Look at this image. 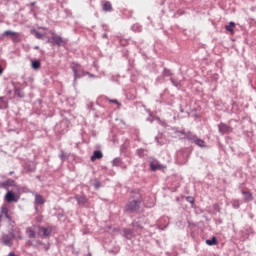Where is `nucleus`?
<instances>
[{"instance_id":"obj_1","label":"nucleus","mask_w":256,"mask_h":256,"mask_svg":"<svg viewBox=\"0 0 256 256\" xmlns=\"http://www.w3.org/2000/svg\"><path fill=\"white\" fill-rule=\"evenodd\" d=\"M142 201L143 198L141 197V194L135 193L132 196V199H130L129 202L126 204V211H130L131 213L139 211Z\"/></svg>"},{"instance_id":"obj_2","label":"nucleus","mask_w":256,"mask_h":256,"mask_svg":"<svg viewBox=\"0 0 256 256\" xmlns=\"http://www.w3.org/2000/svg\"><path fill=\"white\" fill-rule=\"evenodd\" d=\"M72 71L74 73V80L77 81V79H81V77H85L87 73L83 70V67H81L80 64H73L72 65Z\"/></svg>"},{"instance_id":"obj_3","label":"nucleus","mask_w":256,"mask_h":256,"mask_svg":"<svg viewBox=\"0 0 256 256\" xmlns=\"http://www.w3.org/2000/svg\"><path fill=\"white\" fill-rule=\"evenodd\" d=\"M5 37H10L11 41L13 43H21V33L11 31V30H6L4 32Z\"/></svg>"},{"instance_id":"obj_4","label":"nucleus","mask_w":256,"mask_h":256,"mask_svg":"<svg viewBox=\"0 0 256 256\" xmlns=\"http://www.w3.org/2000/svg\"><path fill=\"white\" fill-rule=\"evenodd\" d=\"M50 43H53L54 45L61 47V45H65V40H63V38L61 36H59L55 33H52Z\"/></svg>"},{"instance_id":"obj_5","label":"nucleus","mask_w":256,"mask_h":256,"mask_svg":"<svg viewBox=\"0 0 256 256\" xmlns=\"http://www.w3.org/2000/svg\"><path fill=\"white\" fill-rule=\"evenodd\" d=\"M188 140L193 141V143H195V145H198V147H205V142L197 137V135L189 134Z\"/></svg>"},{"instance_id":"obj_6","label":"nucleus","mask_w":256,"mask_h":256,"mask_svg":"<svg viewBox=\"0 0 256 256\" xmlns=\"http://www.w3.org/2000/svg\"><path fill=\"white\" fill-rule=\"evenodd\" d=\"M2 243L3 245H6V247H11L13 245V237L11 235H3Z\"/></svg>"},{"instance_id":"obj_7","label":"nucleus","mask_w":256,"mask_h":256,"mask_svg":"<svg viewBox=\"0 0 256 256\" xmlns=\"http://www.w3.org/2000/svg\"><path fill=\"white\" fill-rule=\"evenodd\" d=\"M176 137H180V139H189L188 135H193L191 132H185V130H178L175 132Z\"/></svg>"},{"instance_id":"obj_8","label":"nucleus","mask_w":256,"mask_h":256,"mask_svg":"<svg viewBox=\"0 0 256 256\" xmlns=\"http://www.w3.org/2000/svg\"><path fill=\"white\" fill-rule=\"evenodd\" d=\"M10 235L12 236V239H23V236L21 235V230L17 227L12 229Z\"/></svg>"},{"instance_id":"obj_9","label":"nucleus","mask_w":256,"mask_h":256,"mask_svg":"<svg viewBox=\"0 0 256 256\" xmlns=\"http://www.w3.org/2000/svg\"><path fill=\"white\" fill-rule=\"evenodd\" d=\"M5 199L8 203H17V198L15 197V194L11 191L7 192L5 195Z\"/></svg>"},{"instance_id":"obj_10","label":"nucleus","mask_w":256,"mask_h":256,"mask_svg":"<svg viewBox=\"0 0 256 256\" xmlns=\"http://www.w3.org/2000/svg\"><path fill=\"white\" fill-rule=\"evenodd\" d=\"M97 159H103V152L96 150L93 152V155L90 158V161L95 162Z\"/></svg>"},{"instance_id":"obj_11","label":"nucleus","mask_w":256,"mask_h":256,"mask_svg":"<svg viewBox=\"0 0 256 256\" xmlns=\"http://www.w3.org/2000/svg\"><path fill=\"white\" fill-rule=\"evenodd\" d=\"M218 128H219L220 133H231V131H233V130L229 127V125L223 124V123H221V124L218 126Z\"/></svg>"},{"instance_id":"obj_12","label":"nucleus","mask_w":256,"mask_h":256,"mask_svg":"<svg viewBox=\"0 0 256 256\" xmlns=\"http://www.w3.org/2000/svg\"><path fill=\"white\" fill-rule=\"evenodd\" d=\"M1 218L3 217V215L6 217V219H8V221H11V216H9V208L7 206H3L1 208Z\"/></svg>"},{"instance_id":"obj_13","label":"nucleus","mask_w":256,"mask_h":256,"mask_svg":"<svg viewBox=\"0 0 256 256\" xmlns=\"http://www.w3.org/2000/svg\"><path fill=\"white\" fill-rule=\"evenodd\" d=\"M242 195H244V201L246 202L253 201V193L243 190Z\"/></svg>"},{"instance_id":"obj_14","label":"nucleus","mask_w":256,"mask_h":256,"mask_svg":"<svg viewBox=\"0 0 256 256\" xmlns=\"http://www.w3.org/2000/svg\"><path fill=\"white\" fill-rule=\"evenodd\" d=\"M150 169L152 171H159V170L163 169V166L161 164H159V162H151Z\"/></svg>"},{"instance_id":"obj_15","label":"nucleus","mask_w":256,"mask_h":256,"mask_svg":"<svg viewBox=\"0 0 256 256\" xmlns=\"http://www.w3.org/2000/svg\"><path fill=\"white\" fill-rule=\"evenodd\" d=\"M26 235H28L29 239H35L37 234L35 233V229H33L32 227H28L26 229Z\"/></svg>"},{"instance_id":"obj_16","label":"nucleus","mask_w":256,"mask_h":256,"mask_svg":"<svg viewBox=\"0 0 256 256\" xmlns=\"http://www.w3.org/2000/svg\"><path fill=\"white\" fill-rule=\"evenodd\" d=\"M35 203H36V205H44L45 204V199L43 198V196H41V194L35 195Z\"/></svg>"},{"instance_id":"obj_17","label":"nucleus","mask_w":256,"mask_h":256,"mask_svg":"<svg viewBox=\"0 0 256 256\" xmlns=\"http://www.w3.org/2000/svg\"><path fill=\"white\" fill-rule=\"evenodd\" d=\"M40 233L44 235V237H49L51 235V229L50 228H45V227H39Z\"/></svg>"},{"instance_id":"obj_18","label":"nucleus","mask_w":256,"mask_h":256,"mask_svg":"<svg viewBox=\"0 0 256 256\" xmlns=\"http://www.w3.org/2000/svg\"><path fill=\"white\" fill-rule=\"evenodd\" d=\"M225 29L233 35V33H235V31L233 30L235 29V22H230L228 25L225 26Z\"/></svg>"},{"instance_id":"obj_19","label":"nucleus","mask_w":256,"mask_h":256,"mask_svg":"<svg viewBox=\"0 0 256 256\" xmlns=\"http://www.w3.org/2000/svg\"><path fill=\"white\" fill-rule=\"evenodd\" d=\"M15 185V180L8 179L5 182H3V187H15Z\"/></svg>"},{"instance_id":"obj_20","label":"nucleus","mask_w":256,"mask_h":256,"mask_svg":"<svg viewBox=\"0 0 256 256\" xmlns=\"http://www.w3.org/2000/svg\"><path fill=\"white\" fill-rule=\"evenodd\" d=\"M78 205H85L87 203V198L85 196H79L76 198Z\"/></svg>"},{"instance_id":"obj_21","label":"nucleus","mask_w":256,"mask_h":256,"mask_svg":"<svg viewBox=\"0 0 256 256\" xmlns=\"http://www.w3.org/2000/svg\"><path fill=\"white\" fill-rule=\"evenodd\" d=\"M32 69H35L36 71L41 69V62L39 60L32 61Z\"/></svg>"},{"instance_id":"obj_22","label":"nucleus","mask_w":256,"mask_h":256,"mask_svg":"<svg viewBox=\"0 0 256 256\" xmlns=\"http://www.w3.org/2000/svg\"><path fill=\"white\" fill-rule=\"evenodd\" d=\"M103 11H112L113 10V6L111 5L110 2H105L103 4Z\"/></svg>"},{"instance_id":"obj_23","label":"nucleus","mask_w":256,"mask_h":256,"mask_svg":"<svg viewBox=\"0 0 256 256\" xmlns=\"http://www.w3.org/2000/svg\"><path fill=\"white\" fill-rule=\"evenodd\" d=\"M206 245H209V246H213V245H217V238L216 237H212L211 240H206Z\"/></svg>"},{"instance_id":"obj_24","label":"nucleus","mask_w":256,"mask_h":256,"mask_svg":"<svg viewBox=\"0 0 256 256\" xmlns=\"http://www.w3.org/2000/svg\"><path fill=\"white\" fill-rule=\"evenodd\" d=\"M124 235L127 239H131L133 232L131 231V229H124Z\"/></svg>"},{"instance_id":"obj_25","label":"nucleus","mask_w":256,"mask_h":256,"mask_svg":"<svg viewBox=\"0 0 256 256\" xmlns=\"http://www.w3.org/2000/svg\"><path fill=\"white\" fill-rule=\"evenodd\" d=\"M33 33H34L36 39H41V38L43 37V34H41V33L38 32V31H35V30H34Z\"/></svg>"},{"instance_id":"obj_26","label":"nucleus","mask_w":256,"mask_h":256,"mask_svg":"<svg viewBox=\"0 0 256 256\" xmlns=\"http://www.w3.org/2000/svg\"><path fill=\"white\" fill-rule=\"evenodd\" d=\"M187 201H189V203H195V199H193V197H187Z\"/></svg>"},{"instance_id":"obj_27","label":"nucleus","mask_w":256,"mask_h":256,"mask_svg":"<svg viewBox=\"0 0 256 256\" xmlns=\"http://www.w3.org/2000/svg\"><path fill=\"white\" fill-rule=\"evenodd\" d=\"M110 103H116L118 104L119 102L117 100H110Z\"/></svg>"},{"instance_id":"obj_28","label":"nucleus","mask_w":256,"mask_h":256,"mask_svg":"<svg viewBox=\"0 0 256 256\" xmlns=\"http://www.w3.org/2000/svg\"><path fill=\"white\" fill-rule=\"evenodd\" d=\"M165 75H171L169 71H165Z\"/></svg>"},{"instance_id":"obj_29","label":"nucleus","mask_w":256,"mask_h":256,"mask_svg":"<svg viewBox=\"0 0 256 256\" xmlns=\"http://www.w3.org/2000/svg\"><path fill=\"white\" fill-rule=\"evenodd\" d=\"M1 73H3V69L0 67V75H1Z\"/></svg>"},{"instance_id":"obj_30","label":"nucleus","mask_w":256,"mask_h":256,"mask_svg":"<svg viewBox=\"0 0 256 256\" xmlns=\"http://www.w3.org/2000/svg\"><path fill=\"white\" fill-rule=\"evenodd\" d=\"M176 87H179V83L174 84Z\"/></svg>"},{"instance_id":"obj_31","label":"nucleus","mask_w":256,"mask_h":256,"mask_svg":"<svg viewBox=\"0 0 256 256\" xmlns=\"http://www.w3.org/2000/svg\"><path fill=\"white\" fill-rule=\"evenodd\" d=\"M35 49H39V46H36Z\"/></svg>"},{"instance_id":"obj_32","label":"nucleus","mask_w":256,"mask_h":256,"mask_svg":"<svg viewBox=\"0 0 256 256\" xmlns=\"http://www.w3.org/2000/svg\"><path fill=\"white\" fill-rule=\"evenodd\" d=\"M10 175H13V172H10Z\"/></svg>"}]
</instances>
